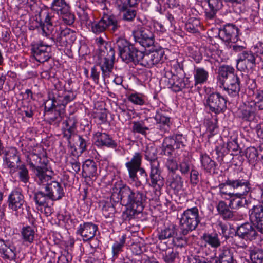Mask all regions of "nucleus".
Returning a JSON list of instances; mask_svg holds the SVG:
<instances>
[{"mask_svg":"<svg viewBox=\"0 0 263 263\" xmlns=\"http://www.w3.org/2000/svg\"><path fill=\"white\" fill-rule=\"evenodd\" d=\"M125 163V166L127 170L129 176L128 183L136 188L142 186V183L139 179L137 173L140 172L141 176L147 178V174L145 170L142 168V155L139 152H136L132 157Z\"/></svg>","mask_w":263,"mask_h":263,"instance_id":"obj_1","label":"nucleus"},{"mask_svg":"<svg viewBox=\"0 0 263 263\" xmlns=\"http://www.w3.org/2000/svg\"><path fill=\"white\" fill-rule=\"evenodd\" d=\"M115 48L118 49L121 58L125 62L140 63L143 56L142 52L136 49L126 39L118 38L115 44Z\"/></svg>","mask_w":263,"mask_h":263,"instance_id":"obj_2","label":"nucleus"},{"mask_svg":"<svg viewBox=\"0 0 263 263\" xmlns=\"http://www.w3.org/2000/svg\"><path fill=\"white\" fill-rule=\"evenodd\" d=\"M119 195L122 204L138 206L139 210L144 209V203L146 200V196L142 192L132 190L129 186L125 185L120 188Z\"/></svg>","mask_w":263,"mask_h":263,"instance_id":"obj_3","label":"nucleus"},{"mask_svg":"<svg viewBox=\"0 0 263 263\" xmlns=\"http://www.w3.org/2000/svg\"><path fill=\"white\" fill-rule=\"evenodd\" d=\"M200 220L199 211L197 207L185 210L180 218V226L184 234H187L196 229Z\"/></svg>","mask_w":263,"mask_h":263,"instance_id":"obj_4","label":"nucleus"},{"mask_svg":"<svg viewBox=\"0 0 263 263\" xmlns=\"http://www.w3.org/2000/svg\"><path fill=\"white\" fill-rule=\"evenodd\" d=\"M120 26L116 17L113 15H104L99 21L91 23V29L95 33H100L108 30L115 33L119 28Z\"/></svg>","mask_w":263,"mask_h":263,"instance_id":"obj_5","label":"nucleus"},{"mask_svg":"<svg viewBox=\"0 0 263 263\" xmlns=\"http://www.w3.org/2000/svg\"><path fill=\"white\" fill-rule=\"evenodd\" d=\"M185 138L181 134H174L164 139L163 147L165 155H171L175 149H181L185 146Z\"/></svg>","mask_w":263,"mask_h":263,"instance_id":"obj_6","label":"nucleus"},{"mask_svg":"<svg viewBox=\"0 0 263 263\" xmlns=\"http://www.w3.org/2000/svg\"><path fill=\"white\" fill-rule=\"evenodd\" d=\"M205 105L211 111L219 114L224 112L227 107V100L219 92L209 95L205 101Z\"/></svg>","mask_w":263,"mask_h":263,"instance_id":"obj_7","label":"nucleus"},{"mask_svg":"<svg viewBox=\"0 0 263 263\" xmlns=\"http://www.w3.org/2000/svg\"><path fill=\"white\" fill-rule=\"evenodd\" d=\"M55 30L53 36L62 46H66L68 44L73 43L76 40L75 31L63 26H55Z\"/></svg>","mask_w":263,"mask_h":263,"instance_id":"obj_8","label":"nucleus"},{"mask_svg":"<svg viewBox=\"0 0 263 263\" xmlns=\"http://www.w3.org/2000/svg\"><path fill=\"white\" fill-rule=\"evenodd\" d=\"M110 51L106 55L100 54L98 65L100 66L102 71V76L104 80L113 75V67L114 52L111 48L109 47Z\"/></svg>","mask_w":263,"mask_h":263,"instance_id":"obj_9","label":"nucleus"},{"mask_svg":"<svg viewBox=\"0 0 263 263\" xmlns=\"http://www.w3.org/2000/svg\"><path fill=\"white\" fill-rule=\"evenodd\" d=\"M150 186L156 191H160L164 184V179L161 176L159 163L156 159L151 160Z\"/></svg>","mask_w":263,"mask_h":263,"instance_id":"obj_10","label":"nucleus"},{"mask_svg":"<svg viewBox=\"0 0 263 263\" xmlns=\"http://www.w3.org/2000/svg\"><path fill=\"white\" fill-rule=\"evenodd\" d=\"M32 51L34 58L40 63L46 62L51 57V46L43 42L35 44L33 47Z\"/></svg>","mask_w":263,"mask_h":263,"instance_id":"obj_11","label":"nucleus"},{"mask_svg":"<svg viewBox=\"0 0 263 263\" xmlns=\"http://www.w3.org/2000/svg\"><path fill=\"white\" fill-rule=\"evenodd\" d=\"M218 36L223 41L236 43L238 41V29L235 25L228 24L218 30Z\"/></svg>","mask_w":263,"mask_h":263,"instance_id":"obj_12","label":"nucleus"},{"mask_svg":"<svg viewBox=\"0 0 263 263\" xmlns=\"http://www.w3.org/2000/svg\"><path fill=\"white\" fill-rule=\"evenodd\" d=\"M98 227L92 222H84L80 224L77 230V234L80 235L84 241L92 239L96 235Z\"/></svg>","mask_w":263,"mask_h":263,"instance_id":"obj_13","label":"nucleus"},{"mask_svg":"<svg viewBox=\"0 0 263 263\" xmlns=\"http://www.w3.org/2000/svg\"><path fill=\"white\" fill-rule=\"evenodd\" d=\"M250 85L248 87V94L252 96L253 105L257 106L260 109H263V89H258L254 80H249Z\"/></svg>","mask_w":263,"mask_h":263,"instance_id":"obj_14","label":"nucleus"},{"mask_svg":"<svg viewBox=\"0 0 263 263\" xmlns=\"http://www.w3.org/2000/svg\"><path fill=\"white\" fill-rule=\"evenodd\" d=\"M250 218L257 230L263 234V205L253 206L250 210Z\"/></svg>","mask_w":263,"mask_h":263,"instance_id":"obj_15","label":"nucleus"},{"mask_svg":"<svg viewBox=\"0 0 263 263\" xmlns=\"http://www.w3.org/2000/svg\"><path fill=\"white\" fill-rule=\"evenodd\" d=\"M45 192L47 193L51 200H58L62 198L64 195L63 189L61 184L55 181L50 182L45 187Z\"/></svg>","mask_w":263,"mask_h":263,"instance_id":"obj_16","label":"nucleus"},{"mask_svg":"<svg viewBox=\"0 0 263 263\" xmlns=\"http://www.w3.org/2000/svg\"><path fill=\"white\" fill-rule=\"evenodd\" d=\"M25 202L24 196L20 191L14 190L11 192L8 197V206L13 211L23 209Z\"/></svg>","mask_w":263,"mask_h":263,"instance_id":"obj_17","label":"nucleus"},{"mask_svg":"<svg viewBox=\"0 0 263 263\" xmlns=\"http://www.w3.org/2000/svg\"><path fill=\"white\" fill-rule=\"evenodd\" d=\"M232 77L225 82L223 86L224 89L231 97H235L238 95L240 90V79L237 74Z\"/></svg>","mask_w":263,"mask_h":263,"instance_id":"obj_18","label":"nucleus"},{"mask_svg":"<svg viewBox=\"0 0 263 263\" xmlns=\"http://www.w3.org/2000/svg\"><path fill=\"white\" fill-rule=\"evenodd\" d=\"M134 37L137 42L143 46L150 47L154 43V38L152 32L147 29H142L134 33Z\"/></svg>","mask_w":263,"mask_h":263,"instance_id":"obj_19","label":"nucleus"},{"mask_svg":"<svg viewBox=\"0 0 263 263\" xmlns=\"http://www.w3.org/2000/svg\"><path fill=\"white\" fill-rule=\"evenodd\" d=\"M237 235L243 239L252 240L255 239L256 232L251 223H245L237 228Z\"/></svg>","mask_w":263,"mask_h":263,"instance_id":"obj_20","label":"nucleus"},{"mask_svg":"<svg viewBox=\"0 0 263 263\" xmlns=\"http://www.w3.org/2000/svg\"><path fill=\"white\" fill-rule=\"evenodd\" d=\"M230 186L239 192V194H246L250 190V184L248 179H228V183Z\"/></svg>","mask_w":263,"mask_h":263,"instance_id":"obj_21","label":"nucleus"},{"mask_svg":"<svg viewBox=\"0 0 263 263\" xmlns=\"http://www.w3.org/2000/svg\"><path fill=\"white\" fill-rule=\"evenodd\" d=\"M142 58L140 64L145 66L151 67L158 64L162 59L163 52L162 50L152 52L148 54H145L142 52Z\"/></svg>","mask_w":263,"mask_h":263,"instance_id":"obj_22","label":"nucleus"},{"mask_svg":"<svg viewBox=\"0 0 263 263\" xmlns=\"http://www.w3.org/2000/svg\"><path fill=\"white\" fill-rule=\"evenodd\" d=\"M0 254L3 257L9 260H14L16 258V248L8 242L0 239Z\"/></svg>","mask_w":263,"mask_h":263,"instance_id":"obj_23","label":"nucleus"},{"mask_svg":"<svg viewBox=\"0 0 263 263\" xmlns=\"http://www.w3.org/2000/svg\"><path fill=\"white\" fill-rule=\"evenodd\" d=\"M217 80L221 85H224L225 82L231 78L235 73V69L229 65H222L218 70Z\"/></svg>","mask_w":263,"mask_h":263,"instance_id":"obj_24","label":"nucleus"},{"mask_svg":"<svg viewBox=\"0 0 263 263\" xmlns=\"http://www.w3.org/2000/svg\"><path fill=\"white\" fill-rule=\"evenodd\" d=\"M36 175V181L41 186H46L52 180L50 174H47V169L44 167H37L33 171Z\"/></svg>","mask_w":263,"mask_h":263,"instance_id":"obj_25","label":"nucleus"},{"mask_svg":"<svg viewBox=\"0 0 263 263\" xmlns=\"http://www.w3.org/2000/svg\"><path fill=\"white\" fill-rule=\"evenodd\" d=\"M36 175V181L41 186H46L52 180L50 174H47V169L44 167H37L33 171Z\"/></svg>","mask_w":263,"mask_h":263,"instance_id":"obj_26","label":"nucleus"},{"mask_svg":"<svg viewBox=\"0 0 263 263\" xmlns=\"http://www.w3.org/2000/svg\"><path fill=\"white\" fill-rule=\"evenodd\" d=\"M194 85L197 86L205 84L209 77V72L203 67H196L193 71Z\"/></svg>","mask_w":263,"mask_h":263,"instance_id":"obj_27","label":"nucleus"},{"mask_svg":"<svg viewBox=\"0 0 263 263\" xmlns=\"http://www.w3.org/2000/svg\"><path fill=\"white\" fill-rule=\"evenodd\" d=\"M95 139V144L98 146H105L115 148L117 146L115 141L105 133H97Z\"/></svg>","mask_w":263,"mask_h":263,"instance_id":"obj_28","label":"nucleus"},{"mask_svg":"<svg viewBox=\"0 0 263 263\" xmlns=\"http://www.w3.org/2000/svg\"><path fill=\"white\" fill-rule=\"evenodd\" d=\"M97 175L96 163L92 160H85L82 165V175L84 177L91 178Z\"/></svg>","mask_w":263,"mask_h":263,"instance_id":"obj_29","label":"nucleus"},{"mask_svg":"<svg viewBox=\"0 0 263 263\" xmlns=\"http://www.w3.org/2000/svg\"><path fill=\"white\" fill-rule=\"evenodd\" d=\"M52 16L49 13L46 14V17L44 23H40V26L37 27L39 30H41L43 35L48 36L53 34V26L52 24Z\"/></svg>","mask_w":263,"mask_h":263,"instance_id":"obj_30","label":"nucleus"},{"mask_svg":"<svg viewBox=\"0 0 263 263\" xmlns=\"http://www.w3.org/2000/svg\"><path fill=\"white\" fill-rule=\"evenodd\" d=\"M27 162L30 165V168L33 171L36 170V165L41 164L43 165H46L47 162V159L46 157L43 156L41 157L37 154L34 153H29L27 157Z\"/></svg>","mask_w":263,"mask_h":263,"instance_id":"obj_31","label":"nucleus"},{"mask_svg":"<svg viewBox=\"0 0 263 263\" xmlns=\"http://www.w3.org/2000/svg\"><path fill=\"white\" fill-rule=\"evenodd\" d=\"M75 98V95L72 91L59 90L58 96L54 99V102L57 105L65 106L69 102Z\"/></svg>","mask_w":263,"mask_h":263,"instance_id":"obj_32","label":"nucleus"},{"mask_svg":"<svg viewBox=\"0 0 263 263\" xmlns=\"http://www.w3.org/2000/svg\"><path fill=\"white\" fill-rule=\"evenodd\" d=\"M208 4V8L205 10V15L209 19L213 18L217 11L222 7V3L221 0H205Z\"/></svg>","mask_w":263,"mask_h":263,"instance_id":"obj_33","label":"nucleus"},{"mask_svg":"<svg viewBox=\"0 0 263 263\" xmlns=\"http://www.w3.org/2000/svg\"><path fill=\"white\" fill-rule=\"evenodd\" d=\"M255 62V56L250 51H243L239 54L238 63L246 64V68H251Z\"/></svg>","mask_w":263,"mask_h":263,"instance_id":"obj_34","label":"nucleus"},{"mask_svg":"<svg viewBox=\"0 0 263 263\" xmlns=\"http://www.w3.org/2000/svg\"><path fill=\"white\" fill-rule=\"evenodd\" d=\"M127 97L129 101L137 105H143L146 102V96L144 93L134 90L129 92Z\"/></svg>","mask_w":263,"mask_h":263,"instance_id":"obj_35","label":"nucleus"},{"mask_svg":"<svg viewBox=\"0 0 263 263\" xmlns=\"http://www.w3.org/2000/svg\"><path fill=\"white\" fill-rule=\"evenodd\" d=\"M216 209L218 214L226 220L232 219L233 217V212L230 209L229 206L223 201H219L216 205Z\"/></svg>","mask_w":263,"mask_h":263,"instance_id":"obj_36","label":"nucleus"},{"mask_svg":"<svg viewBox=\"0 0 263 263\" xmlns=\"http://www.w3.org/2000/svg\"><path fill=\"white\" fill-rule=\"evenodd\" d=\"M34 200L39 206H45V210H48L49 211L48 213L51 212L50 208L47 205L48 202L51 199L47 196L46 192L44 193L40 191L36 193L34 196Z\"/></svg>","mask_w":263,"mask_h":263,"instance_id":"obj_37","label":"nucleus"},{"mask_svg":"<svg viewBox=\"0 0 263 263\" xmlns=\"http://www.w3.org/2000/svg\"><path fill=\"white\" fill-rule=\"evenodd\" d=\"M21 234L24 242L31 243L34 241L35 232L32 227H23L21 231Z\"/></svg>","mask_w":263,"mask_h":263,"instance_id":"obj_38","label":"nucleus"},{"mask_svg":"<svg viewBox=\"0 0 263 263\" xmlns=\"http://www.w3.org/2000/svg\"><path fill=\"white\" fill-rule=\"evenodd\" d=\"M202 168L207 172L214 171L216 166L215 162L206 154H201L200 157Z\"/></svg>","mask_w":263,"mask_h":263,"instance_id":"obj_39","label":"nucleus"},{"mask_svg":"<svg viewBox=\"0 0 263 263\" xmlns=\"http://www.w3.org/2000/svg\"><path fill=\"white\" fill-rule=\"evenodd\" d=\"M176 234L177 229L176 226L173 224H170L159 232L158 238L160 240H164L174 237Z\"/></svg>","mask_w":263,"mask_h":263,"instance_id":"obj_40","label":"nucleus"},{"mask_svg":"<svg viewBox=\"0 0 263 263\" xmlns=\"http://www.w3.org/2000/svg\"><path fill=\"white\" fill-rule=\"evenodd\" d=\"M139 0H114L115 7L120 12H123L129 7L135 6Z\"/></svg>","mask_w":263,"mask_h":263,"instance_id":"obj_41","label":"nucleus"},{"mask_svg":"<svg viewBox=\"0 0 263 263\" xmlns=\"http://www.w3.org/2000/svg\"><path fill=\"white\" fill-rule=\"evenodd\" d=\"M126 235L123 234L119 241H115L112 246L113 257L117 258L119 254L123 251V248L126 241Z\"/></svg>","mask_w":263,"mask_h":263,"instance_id":"obj_42","label":"nucleus"},{"mask_svg":"<svg viewBox=\"0 0 263 263\" xmlns=\"http://www.w3.org/2000/svg\"><path fill=\"white\" fill-rule=\"evenodd\" d=\"M132 130L134 133H138L143 135H146L149 128L145 125L143 120L134 121L131 123Z\"/></svg>","mask_w":263,"mask_h":263,"instance_id":"obj_43","label":"nucleus"},{"mask_svg":"<svg viewBox=\"0 0 263 263\" xmlns=\"http://www.w3.org/2000/svg\"><path fill=\"white\" fill-rule=\"evenodd\" d=\"M228 179L223 183H221L218 185L219 193L221 197L226 199H230L234 196V193L231 192L232 187L228 183Z\"/></svg>","mask_w":263,"mask_h":263,"instance_id":"obj_44","label":"nucleus"},{"mask_svg":"<svg viewBox=\"0 0 263 263\" xmlns=\"http://www.w3.org/2000/svg\"><path fill=\"white\" fill-rule=\"evenodd\" d=\"M51 8L59 15L63 12L67 11L69 7L64 0H55L52 3Z\"/></svg>","mask_w":263,"mask_h":263,"instance_id":"obj_45","label":"nucleus"},{"mask_svg":"<svg viewBox=\"0 0 263 263\" xmlns=\"http://www.w3.org/2000/svg\"><path fill=\"white\" fill-rule=\"evenodd\" d=\"M203 239L213 248H217L220 245L218 235L216 233L205 234L203 236Z\"/></svg>","mask_w":263,"mask_h":263,"instance_id":"obj_46","label":"nucleus"},{"mask_svg":"<svg viewBox=\"0 0 263 263\" xmlns=\"http://www.w3.org/2000/svg\"><path fill=\"white\" fill-rule=\"evenodd\" d=\"M170 82L172 87L175 89L176 91H179L185 87H189L185 83L184 81L176 75H173L170 80Z\"/></svg>","mask_w":263,"mask_h":263,"instance_id":"obj_47","label":"nucleus"},{"mask_svg":"<svg viewBox=\"0 0 263 263\" xmlns=\"http://www.w3.org/2000/svg\"><path fill=\"white\" fill-rule=\"evenodd\" d=\"M245 194H239V193L234 194V196L230 198V203L229 206H232L233 208H238L243 206L246 202V200L242 197V196Z\"/></svg>","mask_w":263,"mask_h":263,"instance_id":"obj_48","label":"nucleus"},{"mask_svg":"<svg viewBox=\"0 0 263 263\" xmlns=\"http://www.w3.org/2000/svg\"><path fill=\"white\" fill-rule=\"evenodd\" d=\"M178 256L177 251L172 249H168L162 253V258L165 263H174Z\"/></svg>","mask_w":263,"mask_h":263,"instance_id":"obj_49","label":"nucleus"},{"mask_svg":"<svg viewBox=\"0 0 263 263\" xmlns=\"http://www.w3.org/2000/svg\"><path fill=\"white\" fill-rule=\"evenodd\" d=\"M64 123L65 124V127L64 128L63 132L64 136L70 138L71 134L74 132L75 121L73 119L69 118Z\"/></svg>","mask_w":263,"mask_h":263,"instance_id":"obj_50","label":"nucleus"},{"mask_svg":"<svg viewBox=\"0 0 263 263\" xmlns=\"http://www.w3.org/2000/svg\"><path fill=\"white\" fill-rule=\"evenodd\" d=\"M128 207L123 213V217L125 220H129L133 218L136 215L142 212L143 209L139 210L138 206H128Z\"/></svg>","mask_w":263,"mask_h":263,"instance_id":"obj_51","label":"nucleus"},{"mask_svg":"<svg viewBox=\"0 0 263 263\" xmlns=\"http://www.w3.org/2000/svg\"><path fill=\"white\" fill-rule=\"evenodd\" d=\"M200 24V22L199 20L191 18L185 24V29L190 32L195 33L198 31Z\"/></svg>","mask_w":263,"mask_h":263,"instance_id":"obj_52","label":"nucleus"},{"mask_svg":"<svg viewBox=\"0 0 263 263\" xmlns=\"http://www.w3.org/2000/svg\"><path fill=\"white\" fill-rule=\"evenodd\" d=\"M219 257L220 263H234L233 253L230 249L222 250Z\"/></svg>","mask_w":263,"mask_h":263,"instance_id":"obj_53","label":"nucleus"},{"mask_svg":"<svg viewBox=\"0 0 263 263\" xmlns=\"http://www.w3.org/2000/svg\"><path fill=\"white\" fill-rule=\"evenodd\" d=\"M250 257L254 263H260L263 260V252L259 249L250 251Z\"/></svg>","mask_w":263,"mask_h":263,"instance_id":"obj_54","label":"nucleus"},{"mask_svg":"<svg viewBox=\"0 0 263 263\" xmlns=\"http://www.w3.org/2000/svg\"><path fill=\"white\" fill-rule=\"evenodd\" d=\"M103 206L102 208V213L106 218L110 217L115 212V208L112 204L110 202H102Z\"/></svg>","mask_w":263,"mask_h":263,"instance_id":"obj_55","label":"nucleus"},{"mask_svg":"<svg viewBox=\"0 0 263 263\" xmlns=\"http://www.w3.org/2000/svg\"><path fill=\"white\" fill-rule=\"evenodd\" d=\"M155 119L158 123L162 124L164 126V130H168L170 125V118L166 117L161 114L157 113Z\"/></svg>","mask_w":263,"mask_h":263,"instance_id":"obj_56","label":"nucleus"},{"mask_svg":"<svg viewBox=\"0 0 263 263\" xmlns=\"http://www.w3.org/2000/svg\"><path fill=\"white\" fill-rule=\"evenodd\" d=\"M59 16L65 24L70 25L74 21V15L70 12L69 8L66 12H63L60 14Z\"/></svg>","mask_w":263,"mask_h":263,"instance_id":"obj_57","label":"nucleus"},{"mask_svg":"<svg viewBox=\"0 0 263 263\" xmlns=\"http://www.w3.org/2000/svg\"><path fill=\"white\" fill-rule=\"evenodd\" d=\"M255 106L250 108L249 107L246 108L242 110V117L243 119L246 120L250 121L253 120L255 115Z\"/></svg>","mask_w":263,"mask_h":263,"instance_id":"obj_58","label":"nucleus"},{"mask_svg":"<svg viewBox=\"0 0 263 263\" xmlns=\"http://www.w3.org/2000/svg\"><path fill=\"white\" fill-rule=\"evenodd\" d=\"M18 175L20 180L24 183H26L28 181L29 176L28 174V171L26 167L22 165L18 167Z\"/></svg>","mask_w":263,"mask_h":263,"instance_id":"obj_59","label":"nucleus"},{"mask_svg":"<svg viewBox=\"0 0 263 263\" xmlns=\"http://www.w3.org/2000/svg\"><path fill=\"white\" fill-rule=\"evenodd\" d=\"M96 43L100 51V54H103V55L107 52V44L101 37H98L96 39Z\"/></svg>","mask_w":263,"mask_h":263,"instance_id":"obj_60","label":"nucleus"},{"mask_svg":"<svg viewBox=\"0 0 263 263\" xmlns=\"http://www.w3.org/2000/svg\"><path fill=\"white\" fill-rule=\"evenodd\" d=\"M216 121H208L206 122V130L210 134L208 136L209 138L212 137L213 135L216 134L217 128V126L216 125Z\"/></svg>","mask_w":263,"mask_h":263,"instance_id":"obj_61","label":"nucleus"},{"mask_svg":"<svg viewBox=\"0 0 263 263\" xmlns=\"http://www.w3.org/2000/svg\"><path fill=\"white\" fill-rule=\"evenodd\" d=\"M246 155L250 161H255L258 159V149L250 147L247 149Z\"/></svg>","mask_w":263,"mask_h":263,"instance_id":"obj_62","label":"nucleus"},{"mask_svg":"<svg viewBox=\"0 0 263 263\" xmlns=\"http://www.w3.org/2000/svg\"><path fill=\"white\" fill-rule=\"evenodd\" d=\"M95 118L98 119L99 123H105L107 120V114L106 109L97 110L94 113Z\"/></svg>","mask_w":263,"mask_h":263,"instance_id":"obj_63","label":"nucleus"},{"mask_svg":"<svg viewBox=\"0 0 263 263\" xmlns=\"http://www.w3.org/2000/svg\"><path fill=\"white\" fill-rule=\"evenodd\" d=\"M158 3L162 9L173 8L177 4V0H158Z\"/></svg>","mask_w":263,"mask_h":263,"instance_id":"obj_64","label":"nucleus"}]
</instances>
